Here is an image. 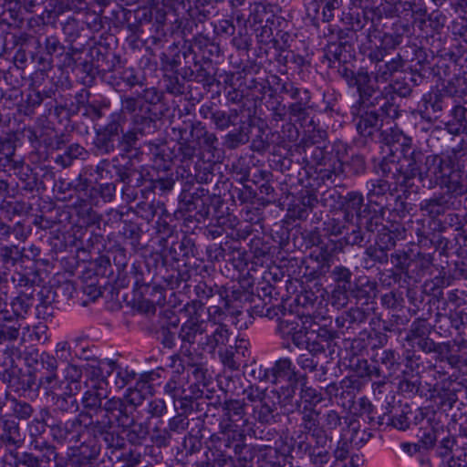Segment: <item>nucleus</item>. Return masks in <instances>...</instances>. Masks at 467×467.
<instances>
[{
  "mask_svg": "<svg viewBox=\"0 0 467 467\" xmlns=\"http://www.w3.org/2000/svg\"><path fill=\"white\" fill-rule=\"evenodd\" d=\"M296 364L302 370L313 374L316 380H327V368L317 357L302 353L296 358Z\"/></svg>",
  "mask_w": 467,
  "mask_h": 467,
  "instance_id": "49530a36",
  "label": "nucleus"
},
{
  "mask_svg": "<svg viewBox=\"0 0 467 467\" xmlns=\"http://www.w3.org/2000/svg\"><path fill=\"white\" fill-rule=\"evenodd\" d=\"M90 176H95V182H119L125 186L123 192L130 187L136 188L143 184L145 179L142 172L134 166L131 158L114 156L111 159L100 160Z\"/></svg>",
  "mask_w": 467,
  "mask_h": 467,
  "instance_id": "20e7f679",
  "label": "nucleus"
},
{
  "mask_svg": "<svg viewBox=\"0 0 467 467\" xmlns=\"http://www.w3.org/2000/svg\"><path fill=\"white\" fill-rule=\"evenodd\" d=\"M101 444L94 438L88 441H83L78 448V454L71 458L70 465L72 467H85L91 461L97 459L100 452Z\"/></svg>",
  "mask_w": 467,
  "mask_h": 467,
  "instance_id": "3c124183",
  "label": "nucleus"
},
{
  "mask_svg": "<svg viewBox=\"0 0 467 467\" xmlns=\"http://www.w3.org/2000/svg\"><path fill=\"white\" fill-rule=\"evenodd\" d=\"M60 421L56 419L55 415L48 409H42L39 412V418L31 421V435L40 434L46 431V428H48L53 438L59 427Z\"/></svg>",
  "mask_w": 467,
  "mask_h": 467,
  "instance_id": "5fc2aeb1",
  "label": "nucleus"
},
{
  "mask_svg": "<svg viewBox=\"0 0 467 467\" xmlns=\"http://www.w3.org/2000/svg\"><path fill=\"white\" fill-rule=\"evenodd\" d=\"M378 294V284L368 276H359L351 286V296L358 301L368 302L374 299Z\"/></svg>",
  "mask_w": 467,
  "mask_h": 467,
  "instance_id": "c03bdc74",
  "label": "nucleus"
},
{
  "mask_svg": "<svg viewBox=\"0 0 467 467\" xmlns=\"http://www.w3.org/2000/svg\"><path fill=\"white\" fill-rule=\"evenodd\" d=\"M88 430L93 435V438L100 439L111 454L121 451L125 447L124 438L118 431L114 430V426L110 425L109 420H91Z\"/></svg>",
  "mask_w": 467,
  "mask_h": 467,
  "instance_id": "6ab92c4d",
  "label": "nucleus"
},
{
  "mask_svg": "<svg viewBox=\"0 0 467 467\" xmlns=\"http://www.w3.org/2000/svg\"><path fill=\"white\" fill-rule=\"evenodd\" d=\"M171 134L178 141V156L181 162L192 161L196 156L195 145L191 142L193 129L197 128V121L190 118L187 113L180 114L179 119L171 121Z\"/></svg>",
  "mask_w": 467,
  "mask_h": 467,
  "instance_id": "9b49d317",
  "label": "nucleus"
},
{
  "mask_svg": "<svg viewBox=\"0 0 467 467\" xmlns=\"http://www.w3.org/2000/svg\"><path fill=\"white\" fill-rule=\"evenodd\" d=\"M82 369L74 364H67L61 374L42 375L38 379L37 389L47 395L61 396L78 394L81 390Z\"/></svg>",
  "mask_w": 467,
  "mask_h": 467,
  "instance_id": "423d86ee",
  "label": "nucleus"
},
{
  "mask_svg": "<svg viewBox=\"0 0 467 467\" xmlns=\"http://www.w3.org/2000/svg\"><path fill=\"white\" fill-rule=\"evenodd\" d=\"M185 66L180 69L165 70L163 75V83L165 90L173 96H181L191 90L192 82L189 76H185Z\"/></svg>",
  "mask_w": 467,
  "mask_h": 467,
  "instance_id": "c9c22d12",
  "label": "nucleus"
},
{
  "mask_svg": "<svg viewBox=\"0 0 467 467\" xmlns=\"http://www.w3.org/2000/svg\"><path fill=\"white\" fill-rule=\"evenodd\" d=\"M324 391L329 400L335 399L339 407L350 410L358 392V381L345 377L338 382L333 381L327 384L324 388Z\"/></svg>",
  "mask_w": 467,
  "mask_h": 467,
  "instance_id": "a211bd4d",
  "label": "nucleus"
},
{
  "mask_svg": "<svg viewBox=\"0 0 467 467\" xmlns=\"http://www.w3.org/2000/svg\"><path fill=\"white\" fill-rule=\"evenodd\" d=\"M32 451H24L15 459V467H49L58 458L55 445L47 441L35 440Z\"/></svg>",
  "mask_w": 467,
  "mask_h": 467,
  "instance_id": "f8f14e48",
  "label": "nucleus"
},
{
  "mask_svg": "<svg viewBox=\"0 0 467 467\" xmlns=\"http://www.w3.org/2000/svg\"><path fill=\"white\" fill-rule=\"evenodd\" d=\"M358 93V99L351 106V110H374L373 108L381 106L387 100L392 99L395 101L394 96L389 97L386 88L380 89L379 86L374 85L371 76L365 81L363 80L361 86L357 89Z\"/></svg>",
  "mask_w": 467,
  "mask_h": 467,
  "instance_id": "2eb2a0df",
  "label": "nucleus"
},
{
  "mask_svg": "<svg viewBox=\"0 0 467 467\" xmlns=\"http://www.w3.org/2000/svg\"><path fill=\"white\" fill-rule=\"evenodd\" d=\"M21 325L18 320H15L11 316L4 317L0 322V345L7 343V345L15 344L19 339Z\"/></svg>",
  "mask_w": 467,
  "mask_h": 467,
  "instance_id": "e2e57ef3",
  "label": "nucleus"
},
{
  "mask_svg": "<svg viewBox=\"0 0 467 467\" xmlns=\"http://www.w3.org/2000/svg\"><path fill=\"white\" fill-rule=\"evenodd\" d=\"M446 189L452 196L462 195L467 192V171L455 166L450 160H441V165L434 175L432 183Z\"/></svg>",
  "mask_w": 467,
  "mask_h": 467,
  "instance_id": "1a4fd4ad",
  "label": "nucleus"
},
{
  "mask_svg": "<svg viewBox=\"0 0 467 467\" xmlns=\"http://www.w3.org/2000/svg\"><path fill=\"white\" fill-rule=\"evenodd\" d=\"M88 56L90 58V69L89 74H93V70H97L98 73L107 74L112 68V64L117 57L109 51V49L102 45H94L88 50Z\"/></svg>",
  "mask_w": 467,
  "mask_h": 467,
  "instance_id": "e433bc0d",
  "label": "nucleus"
},
{
  "mask_svg": "<svg viewBox=\"0 0 467 467\" xmlns=\"http://www.w3.org/2000/svg\"><path fill=\"white\" fill-rule=\"evenodd\" d=\"M186 67L185 76H189L191 81L202 84L204 88H210L216 81L217 68L213 62L201 61L197 58V52Z\"/></svg>",
  "mask_w": 467,
  "mask_h": 467,
  "instance_id": "b1692460",
  "label": "nucleus"
},
{
  "mask_svg": "<svg viewBox=\"0 0 467 467\" xmlns=\"http://www.w3.org/2000/svg\"><path fill=\"white\" fill-rule=\"evenodd\" d=\"M375 363V378L390 379L401 368V357L400 353L391 348H385L377 351L372 358Z\"/></svg>",
  "mask_w": 467,
  "mask_h": 467,
  "instance_id": "aec40b11",
  "label": "nucleus"
},
{
  "mask_svg": "<svg viewBox=\"0 0 467 467\" xmlns=\"http://www.w3.org/2000/svg\"><path fill=\"white\" fill-rule=\"evenodd\" d=\"M0 379L9 389L17 393L38 390V379L36 372L31 369L24 371L19 368H16L10 371H2L0 372Z\"/></svg>",
  "mask_w": 467,
  "mask_h": 467,
  "instance_id": "412c9836",
  "label": "nucleus"
},
{
  "mask_svg": "<svg viewBox=\"0 0 467 467\" xmlns=\"http://www.w3.org/2000/svg\"><path fill=\"white\" fill-rule=\"evenodd\" d=\"M195 53L193 47H183L181 49L176 43H172L160 56L161 69L175 70L184 65H190Z\"/></svg>",
  "mask_w": 467,
  "mask_h": 467,
  "instance_id": "bb28decb",
  "label": "nucleus"
},
{
  "mask_svg": "<svg viewBox=\"0 0 467 467\" xmlns=\"http://www.w3.org/2000/svg\"><path fill=\"white\" fill-rule=\"evenodd\" d=\"M132 129L140 138L152 136L160 130V119L152 114L150 107H146L143 113L132 116Z\"/></svg>",
  "mask_w": 467,
  "mask_h": 467,
  "instance_id": "4c0bfd02",
  "label": "nucleus"
},
{
  "mask_svg": "<svg viewBox=\"0 0 467 467\" xmlns=\"http://www.w3.org/2000/svg\"><path fill=\"white\" fill-rule=\"evenodd\" d=\"M352 51L353 48L331 40L324 48V59L327 60L330 67H337V64L348 63L352 57Z\"/></svg>",
  "mask_w": 467,
  "mask_h": 467,
  "instance_id": "a18cd8bd",
  "label": "nucleus"
},
{
  "mask_svg": "<svg viewBox=\"0 0 467 467\" xmlns=\"http://www.w3.org/2000/svg\"><path fill=\"white\" fill-rule=\"evenodd\" d=\"M253 416L263 424H273L277 421L279 412L274 390H269L263 396V400L257 404H253Z\"/></svg>",
  "mask_w": 467,
  "mask_h": 467,
  "instance_id": "473e14b6",
  "label": "nucleus"
},
{
  "mask_svg": "<svg viewBox=\"0 0 467 467\" xmlns=\"http://www.w3.org/2000/svg\"><path fill=\"white\" fill-rule=\"evenodd\" d=\"M181 208L193 213L198 222L204 221L210 214V205L219 197L211 194L208 189L186 182L179 196Z\"/></svg>",
  "mask_w": 467,
  "mask_h": 467,
  "instance_id": "6e6552de",
  "label": "nucleus"
},
{
  "mask_svg": "<svg viewBox=\"0 0 467 467\" xmlns=\"http://www.w3.org/2000/svg\"><path fill=\"white\" fill-rule=\"evenodd\" d=\"M2 433L0 442L5 447L14 460L19 455L18 449L21 448L26 440V434L21 431L19 423L15 420L2 419Z\"/></svg>",
  "mask_w": 467,
  "mask_h": 467,
  "instance_id": "a878e982",
  "label": "nucleus"
},
{
  "mask_svg": "<svg viewBox=\"0 0 467 467\" xmlns=\"http://www.w3.org/2000/svg\"><path fill=\"white\" fill-rule=\"evenodd\" d=\"M307 422L301 428L304 432H315L328 441L339 434L340 438L345 437L344 432L354 423V420L348 416L341 415L337 410L329 409L323 414L321 412H309Z\"/></svg>",
  "mask_w": 467,
  "mask_h": 467,
  "instance_id": "39448f33",
  "label": "nucleus"
},
{
  "mask_svg": "<svg viewBox=\"0 0 467 467\" xmlns=\"http://www.w3.org/2000/svg\"><path fill=\"white\" fill-rule=\"evenodd\" d=\"M333 258V251L326 244L317 246L310 253V259L317 263V268L315 270L317 277L323 276L329 272Z\"/></svg>",
  "mask_w": 467,
  "mask_h": 467,
  "instance_id": "4d7b16f0",
  "label": "nucleus"
},
{
  "mask_svg": "<svg viewBox=\"0 0 467 467\" xmlns=\"http://www.w3.org/2000/svg\"><path fill=\"white\" fill-rule=\"evenodd\" d=\"M370 235H367L362 232L361 225L358 222L352 220L348 226V231L344 234L343 242L347 245H358L363 247L367 243L369 242Z\"/></svg>",
  "mask_w": 467,
  "mask_h": 467,
  "instance_id": "0e129e2a",
  "label": "nucleus"
},
{
  "mask_svg": "<svg viewBox=\"0 0 467 467\" xmlns=\"http://www.w3.org/2000/svg\"><path fill=\"white\" fill-rule=\"evenodd\" d=\"M35 305L32 293L22 290L11 302V307L17 318H25Z\"/></svg>",
  "mask_w": 467,
  "mask_h": 467,
  "instance_id": "774afa93",
  "label": "nucleus"
},
{
  "mask_svg": "<svg viewBox=\"0 0 467 467\" xmlns=\"http://www.w3.org/2000/svg\"><path fill=\"white\" fill-rule=\"evenodd\" d=\"M336 325L338 328L346 330H355L359 328L363 324L369 322L374 323V313L369 306H355L341 313L336 318Z\"/></svg>",
  "mask_w": 467,
  "mask_h": 467,
  "instance_id": "cd10ccee",
  "label": "nucleus"
},
{
  "mask_svg": "<svg viewBox=\"0 0 467 467\" xmlns=\"http://www.w3.org/2000/svg\"><path fill=\"white\" fill-rule=\"evenodd\" d=\"M191 142L195 145L196 150L210 153L213 158L219 155V140L216 134L209 131L201 121H197V128L193 129Z\"/></svg>",
  "mask_w": 467,
  "mask_h": 467,
  "instance_id": "f704fd0d",
  "label": "nucleus"
},
{
  "mask_svg": "<svg viewBox=\"0 0 467 467\" xmlns=\"http://www.w3.org/2000/svg\"><path fill=\"white\" fill-rule=\"evenodd\" d=\"M146 145L149 149L150 154L151 155L153 161L160 167H163L165 170L168 169V167L174 159L180 161L178 152L175 154L171 150V149L167 145L166 142L148 141Z\"/></svg>",
  "mask_w": 467,
  "mask_h": 467,
  "instance_id": "09e8293b",
  "label": "nucleus"
},
{
  "mask_svg": "<svg viewBox=\"0 0 467 467\" xmlns=\"http://www.w3.org/2000/svg\"><path fill=\"white\" fill-rule=\"evenodd\" d=\"M225 428L234 432L244 431L249 424L245 403L241 400H225L223 404Z\"/></svg>",
  "mask_w": 467,
  "mask_h": 467,
  "instance_id": "5701e85b",
  "label": "nucleus"
},
{
  "mask_svg": "<svg viewBox=\"0 0 467 467\" xmlns=\"http://www.w3.org/2000/svg\"><path fill=\"white\" fill-rule=\"evenodd\" d=\"M104 405V412L98 420H109L110 425L114 423L122 431L133 422V407L129 405L123 399L112 397L106 400Z\"/></svg>",
  "mask_w": 467,
  "mask_h": 467,
  "instance_id": "f3484780",
  "label": "nucleus"
},
{
  "mask_svg": "<svg viewBox=\"0 0 467 467\" xmlns=\"http://www.w3.org/2000/svg\"><path fill=\"white\" fill-rule=\"evenodd\" d=\"M248 5L245 26L247 24H250L253 27L265 23H271V25H274L275 15L265 5L262 3H248Z\"/></svg>",
  "mask_w": 467,
  "mask_h": 467,
  "instance_id": "603ef678",
  "label": "nucleus"
},
{
  "mask_svg": "<svg viewBox=\"0 0 467 467\" xmlns=\"http://www.w3.org/2000/svg\"><path fill=\"white\" fill-rule=\"evenodd\" d=\"M297 385L298 380H292L279 389H273L276 396V403L284 410V413H293L299 409L298 399L296 396Z\"/></svg>",
  "mask_w": 467,
  "mask_h": 467,
  "instance_id": "58836bf2",
  "label": "nucleus"
},
{
  "mask_svg": "<svg viewBox=\"0 0 467 467\" xmlns=\"http://www.w3.org/2000/svg\"><path fill=\"white\" fill-rule=\"evenodd\" d=\"M305 433L306 435L296 444L298 451L307 455L309 462L314 465L327 463L330 460V452L327 446L331 441L315 432ZM301 438L303 434L298 436V439Z\"/></svg>",
  "mask_w": 467,
  "mask_h": 467,
  "instance_id": "4468645a",
  "label": "nucleus"
},
{
  "mask_svg": "<svg viewBox=\"0 0 467 467\" xmlns=\"http://www.w3.org/2000/svg\"><path fill=\"white\" fill-rule=\"evenodd\" d=\"M212 303L216 305L208 307L207 319L196 317L198 310L203 306L201 301H192L185 306L188 312L193 310V315L181 326L178 332L182 350L186 356L192 355V348L214 354L217 348L226 346L229 341L231 333L224 320L229 314L238 315L240 311L231 306L229 296L223 300L214 299Z\"/></svg>",
  "mask_w": 467,
  "mask_h": 467,
  "instance_id": "f257e3e1",
  "label": "nucleus"
},
{
  "mask_svg": "<svg viewBox=\"0 0 467 467\" xmlns=\"http://www.w3.org/2000/svg\"><path fill=\"white\" fill-rule=\"evenodd\" d=\"M195 293L197 296L202 299H214L223 300L228 296L229 290L226 286L221 285H209L205 282H200L195 285Z\"/></svg>",
  "mask_w": 467,
  "mask_h": 467,
  "instance_id": "69168bd1",
  "label": "nucleus"
},
{
  "mask_svg": "<svg viewBox=\"0 0 467 467\" xmlns=\"http://www.w3.org/2000/svg\"><path fill=\"white\" fill-rule=\"evenodd\" d=\"M356 130L366 140L382 143L393 147L399 139H402V131L389 126V119L400 117V109L392 99L384 102L378 110H351Z\"/></svg>",
  "mask_w": 467,
  "mask_h": 467,
  "instance_id": "7ed1b4c3",
  "label": "nucleus"
},
{
  "mask_svg": "<svg viewBox=\"0 0 467 467\" xmlns=\"http://www.w3.org/2000/svg\"><path fill=\"white\" fill-rule=\"evenodd\" d=\"M206 458L219 467H223L234 461L237 456L249 451V448L242 441L223 432L213 434L206 442Z\"/></svg>",
  "mask_w": 467,
  "mask_h": 467,
  "instance_id": "0eeeda50",
  "label": "nucleus"
},
{
  "mask_svg": "<svg viewBox=\"0 0 467 467\" xmlns=\"http://www.w3.org/2000/svg\"><path fill=\"white\" fill-rule=\"evenodd\" d=\"M270 382L277 384L280 379H286L287 382L298 380L297 371L289 358H280L269 368Z\"/></svg>",
  "mask_w": 467,
  "mask_h": 467,
  "instance_id": "de8ad7c7",
  "label": "nucleus"
},
{
  "mask_svg": "<svg viewBox=\"0 0 467 467\" xmlns=\"http://www.w3.org/2000/svg\"><path fill=\"white\" fill-rule=\"evenodd\" d=\"M21 226V223H17L15 226H11L0 220V263L4 266H15L22 260L24 248L20 249L16 244H2V242L7 241L14 231H16L17 227Z\"/></svg>",
  "mask_w": 467,
  "mask_h": 467,
  "instance_id": "4be33fe9",
  "label": "nucleus"
},
{
  "mask_svg": "<svg viewBox=\"0 0 467 467\" xmlns=\"http://www.w3.org/2000/svg\"><path fill=\"white\" fill-rule=\"evenodd\" d=\"M344 172V163L337 155L333 156L320 166H310L307 171L310 188H318L335 183Z\"/></svg>",
  "mask_w": 467,
  "mask_h": 467,
  "instance_id": "dca6fc26",
  "label": "nucleus"
},
{
  "mask_svg": "<svg viewBox=\"0 0 467 467\" xmlns=\"http://www.w3.org/2000/svg\"><path fill=\"white\" fill-rule=\"evenodd\" d=\"M337 67L339 76L346 81L349 88H357L358 89L361 86L362 81H365L370 76V74L363 68H360L358 72H354L347 64H340Z\"/></svg>",
  "mask_w": 467,
  "mask_h": 467,
  "instance_id": "338daca9",
  "label": "nucleus"
},
{
  "mask_svg": "<svg viewBox=\"0 0 467 467\" xmlns=\"http://www.w3.org/2000/svg\"><path fill=\"white\" fill-rule=\"evenodd\" d=\"M162 227L163 230L159 228L160 244L165 248L169 247L170 255L174 261L193 255L194 243L190 237L184 234L180 237L168 223H164Z\"/></svg>",
  "mask_w": 467,
  "mask_h": 467,
  "instance_id": "ddd939ff",
  "label": "nucleus"
},
{
  "mask_svg": "<svg viewBox=\"0 0 467 467\" xmlns=\"http://www.w3.org/2000/svg\"><path fill=\"white\" fill-rule=\"evenodd\" d=\"M358 414L361 417H367L368 423L371 427L383 426V420L388 419V411L385 406H382L379 410V408L372 404L367 397H361L358 400Z\"/></svg>",
  "mask_w": 467,
  "mask_h": 467,
  "instance_id": "37998d69",
  "label": "nucleus"
},
{
  "mask_svg": "<svg viewBox=\"0 0 467 467\" xmlns=\"http://www.w3.org/2000/svg\"><path fill=\"white\" fill-rule=\"evenodd\" d=\"M448 106L449 99L444 93H429L419 102L417 112L422 119L431 123L441 117L442 110Z\"/></svg>",
  "mask_w": 467,
  "mask_h": 467,
  "instance_id": "393cba45",
  "label": "nucleus"
},
{
  "mask_svg": "<svg viewBox=\"0 0 467 467\" xmlns=\"http://www.w3.org/2000/svg\"><path fill=\"white\" fill-rule=\"evenodd\" d=\"M219 348V358L223 365L232 371L238 370L240 367L244 362V358L245 356V352L248 351L245 346H236L235 348L230 347L224 349H222V347Z\"/></svg>",
  "mask_w": 467,
  "mask_h": 467,
  "instance_id": "864d4df0",
  "label": "nucleus"
},
{
  "mask_svg": "<svg viewBox=\"0 0 467 467\" xmlns=\"http://www.w3.org/2000/svg\"><path fill=\"white\" fill-rule=\"evenodd\" d=\"M312 96L310 92H305L304 97H300L287 106L289 121L299 122L303 124L310 115L313 107L311 104Z\"/></svg>",
  "mask_w": 467,
  "mask_h": 467,
  "instance_id": "8fccbe9b",
  "label": "nucleus"
},
{
  "mask_svg": "<svg viewBox=\"0 0 467 467\" xmlns=\"http://www.w3.org/2000/svg\"><path fill=\"white\" fill-rule=\"evenodd\" d=\"M420 209L430 217L436 218L445 213L449 209V199L445 194L434 195L431 198L421 201Z\"/></svg>",
  "mask_w": 467,
  "mask_h": 467,
  "instance_id": "13d9d810",
  "label": "nucleus"
},
{
  "mask_svg": "<svg viewBox=\"0 0 467 467\" xmlns=\"http://www.w3.org/2000/svg\"><path fill=\"white\" fill-rule=\"evenodd\" d=\"M378 173V171H376ZM379 174L381 178L371 180L367 182V197L370 202L377 205H383V200L388 199V196H394V192H397L399 184L394 183L391 177H385L379 171Z\"/></svg>",
  "mask_w": 467,
  "mask_h": 467,
  "instance_id": "2f4dec72",
  "label": "nucleus"
},
{
  "mask_svg": "<svg viewBox=\"0 0 467 467\" xmlns=\"http://www.w3.org/2000/svg\"><path fill=\"white\" fill-rule=\"evenodd\" d=\"M443 93L448 99L459 100L467 104V72L462 69L448 80L443 88Z\"/></svg>",
  "mask_w": 467,
  "mask_h": 467,
  "instance_id": "79ce46f5",
  "label": "nucleus"
},
{
  "mask_svg": "<svg viewBox=\"0 0 467 467\" xmlns=\"http://www.w3.org/2000/svg\"><path fill=\"white\" fill-rule=\"evenodd\" d=\"M325 398L321 390L307 386L306 383L301 385L298 398V411L301 415L300 427L307 422L306 419L310 417L309 412H320L316 407L323 402Z\"/></svg>",
  "mask_w": 467,
  "mask_h": 467,
  "instance_id": "7c9ffc66",
  "label": "nucleus"
},
{
  "mask_svg": "<svg viewBox=\"0 0 467 467\" xmlns=\"http://www.w3.org/2000/svg\"><path fill=\"white\" fill-rule=\"evenodd\" d=\"M399 391L405 397H423L425 394L421 389V380L419 375H410L403 372V376L398 384Z\"/></svg>",
  "mask_w": 467,
  "mask_h": 467,
  "instance_id": "680f3d73",
  "label": "nucleus"
},
{
  "mask_svg": "<svg viewBox=\"0 0 467 467\" xmlns=\"http://www.w3.org/2000/svg\"><path fill=\"white\" fill-rule=\"evenodd\" d=\"M82 424L79 418L75 417L63 422L60 421L53 440L59 442L78 443L81 441Z\"/></svg>",
  "mask_w": 467,
  "mask_h": 467,
  "instance_id": "a19ab883",
  "label": "nucleus"
},
{
  "mask_svg": "<svg viewBox=\"0 0 467 467\" xmlns=\"http://www.w3.org/2000/svg\"><path fill=\"white\" fill-rule=\"evenodd\" d=\"M16 171H17L18 178L23 183L24 190L31 192L46 190L43 179L48 176V172L45 169H33L29 165H25L22 160V166L17 168Z\"/></svg>",
  "mask_w": 467,
  "mask_h": 467,
  "instance_id": "72a5a7b5",
  "label": "nucleus"
},
{
  "mask_svg": "<svg viewBox=\"0 0 467 467\" xmlns=\"http://www.w3.org/2000/svg\"><path fill=\"white\" fill-rule=\"evenodd\" d=\"M388 263L389 254L387 250L376 244L366 247L362 259V265L365 269L368 270L376 265H387Z\"/></svg>",
  "mask_w": 467,
  "mask_h": 467,
  "instance_id": "052dcab7",
  "label": "nucleus"
},
{
  "mask_svg": "<svg viewBox=\"0 0 467 467\" xmlns=\"http://www.w3.org/2000/svg\"><path fill=\"white\" fill-rule=\"evenodd\" d=\"M16 140L14 133L0 137V172L16 171L22 166V159L16 157Z\"/></svg>",
  "mask_w": 467,
  "mask_h": 467,
  "instance_id": "c756f323",
  "label": "nucleus"
},
{
  "mask_svg": "<svg viewBox=\"0 0 467 467\" xmlns=\"http://www.w3.org/2000/svg\"><path fill=\"white\" fill-rule=\"evenodd\" d=\"M396 150H400L401 157L396 161L393 155L384 158L375 166L378 172L385 177H391L395 184L406 189H418L417 182L425 185V181L431 186L434 175L441 163V157L426 155L421 150L412 145L410 138L402 133V139L396 141Z\"/></svg>",
  "mask_w": 467,
  "mask_h": 467,
  "instance_id": "f03ea898",
  "label": "nucleus"
},
{
  "mask_svg": "<svg viewBox=\"0 0 467 467\" xmlns=\"http://www.w3.org/2000/svg\"><path fill=\"white\" fill-rule=\"evenodd\" d=\"M354 213L350 211L344 210L336 213L331 216H327L323 223V231L326 234L331 236L344 235L348 231L349 223L354 220Z\"/></svg>",
  "mask_w": 467,
  "mask_h": 467,
  "instance_id": "ea45409f",
  "label": "nucleus"
},
{
  "mask_svg": "<svg viewBox=\"0 0 467 467\" xmlns=\"http://www.w3.org/2000/svg\"><path fill=\"white\" fill-rule=\"evenodd\" d=\"M111 67L112 68L103 78L116 89L121 85L130 88L143 85V78L140 77L134 68L122 66L118 58L117 64H112Z\"/></svg>",
  "mask_w": 467,
  "mask_h": 467,
  "instance_id": "c85d7f7f",
  "label": "nucleus"
},
{
  "mask_svg": "<svg viewBox=\"0 0 467 467\" xmlns=\"http://www.w3.org/2000/svg\"><path fill=\"white\" fill-rule=\"evenodd\" d=\"M125 122V116L114 112L107 124L96 130L93 146L99 154L109 155L119 148L118 140L123 131Z\"/></svg>",
  "mask_w": 467,
  "mask_h": 467,
  "instance_id": "9d476101",
  "label": "nucleus"
},
{
  "mask_svg": "<svg viewBox=\"0 0 467 467\" xmlns=\"http://www.w3.org/2000/svg\"><path fill=\"white\" fill-rule=\"evenodd\" d=\"M323 294V289L317 291L304 289L296 297V305L304 309L302 313L316 314L318 306L322 304Z\"/></svg>",
  "mask_w": 467,
  "mask_h": 467,
  "instance_id": "6e6d98bb",
  "label": "nucleus"
},
{
  "mask_svg": "<svg viewBox=\"0 0 467 467\" xmlns=\"http://www.w3.org/2000/svg\"><path fill=\"white\" fill-rule=\"evenodd\" d=\"M140 139V136L132 128L127 131L123 130L118 140V147L120 150V154L119 156L130 158V155L133 151H135L134 156H137L140 151V147L138 146Z\"/></svg>",
  "mask_w": 467,
  "mask_h": 467,
  "instance_id": "bf43d9fd",
  "label": "nucleus"
}]
</instances>
